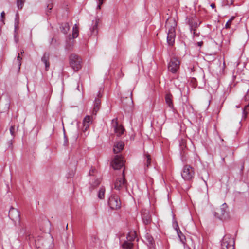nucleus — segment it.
Masks as SVG:
<instances>
[{
	"mask_svg": "<svg viewBox=\"0 0 249 249\" xmlns=\"http://www.w3.org/2000/svg\"><path fill=\"white\" fill-rule=\"evenodd\" d=\"M73 33H72V37L73 38H75L78 36V27L76 24H75L73 27Z\"/></svg>",
	"mask_w": 249,
	"mask_h": 249,
	"instance_id": "c85d7f7f",
	"label": "nucleus"
},
{
	"mask_svg": "<svg viewBox=\"0 0 249 249\" xmlns=\"http://www.w3.org/2000/svg\"><path fill=\"white\" fill-rule=\"evenodd\" d=\"M234 240L230 234H226L221 241V249H234Z\"/></svg>",
	"mask_w": 249,
	"mask_h": 249,
	"instance_id": "f257e3e1",
	"label": "nucleus"
},
{
	"mask_svg": "<svg viewBox=\"0 0 249 249\" xmlns=\"http://www.w3.org/2000/svg\"><path fill=\"white\" fill-rule=\"evenodd\" d=\"M79 85H78V86H77V89L78 90H79Z\"/></svg>",
	"mask_w": 249,
	"mask_h": 249,
	"instance_id": "052dcab7",
	"label": "nucleus"
},
{
	"mask_svg": "<svg viewBox=\"0 0 249 249\" xmlns=\"http://www.w3.org/2000/svg\"><path fill=\"white\" fill-rule=\"evenodd\" d=\"M97 96H98V97H97V98H99V97H101V93H100V92H99L98 93Z\"/></svg>",
	"mask_w": 249,
	"mask_h": 249,
	"instance_id": "5fc2aeb1",
	"label": "nucleus"
},
{
	"mask_svg": "<svg viewBox=\"0 0 249 249\" xmlns=\"http://www.w3.org/2000/svg\"><path fill=\"white\" fill-rule=\"evenodd\" d=\"M203 41H200V42H197V45L199 47H201L202 45H203Z\"/></svg>",
	"mask_w": 249,
	"mask_h": 249,
	"instance_id": "603ef678",
	"label": "nucleus"
},
{
	"mask_svg": "<svg viewBox=\"0 0 249 249\" xmlns=\"http://www.w3.org/2000/svg\"><path fill=\"white\" fill-rule=\"evenodd\" d=\"M95 171V169H91V170H90L89 172V176H92V173L94 172V171Z\"/></svg>",
	"mask_w": 249,
	"mask_h": 249,
	"instance_id": "8fccbe9b",
	"label": "nucleus"
},
{
	"mask_svg": "<svg viewBox=\"0 0 249 249\" xmlns=\"http://www.w3.org/2000/svg\"><path fill=\"white\" fill-rule=\"evenodd\" d=\"M210 6L212 8H214L215 7V5L214 3H212Z\"/></svg>",
	"mask_w": 249,
	"mask_h": 249,
	"instance_id": "864d4df0",
	"label": "nucleus"
},
{
	"mask_svg": "<svg viewBox=\"0 0 249 249\" xmlns=\"http://www.w3.org/2000/svg\"><path fill=\"white\" fill-rule=\"evenodd\" d=\"M244 169V163H243L241 165L240 170V174L241 176H242L243 175Z\"/></svg>",
	"mask_w": 249,
	"mask_h": 249,
	"instance_id": "37998d69",
	"label": "nucleus"
},
{
	"mask_svg": "<svg viewBox=\"0 0 249 249\" xmlns=\"http://www.w3.org/2000/svg\"><path fill=\"white\" fill-rule=\"evenodd\" d=\"M178 236L180 240V241L183 244H185L186 242V237L185 235L182 233L181 231L180 230L178 231L177 232Z\"/></svg>",
	"mask_w": 249,
	"mask_h": 249,
	"instance_id": "393cba45",
	"label": "nucleus"
},
{
	"mask_svg": "<svg viewBox=\"0 0 249 249\" xmlns=\"http://www.w3.org/2000/svg\"><path fill=\"white\" fill-rule=\"evenodd\" d=\"M83 131L84 132L86 131L90 125V124H83Z\"/></svg>",
	"mask_w": 249,
	"mask_h": 249,
	"instance_id": "58836bf2",
	"label": "nucleus"
},
{
	"mask_svg": "<svg viewBox=\"0 0 249 249\" xmlns=\"http://www.w3.org/2000/svg\"><path fill=\"white\" fill-rule=\"evenodd\" d=\"M114 170H119L124 166V161L121 155H116L111 162Z\"/></svg>",
	"mask_w": 249,
	"mask_h": 249,
	"instance_id": "1a4fd4ad",
	"label": "nucleus"
},
{
	"mask_svg": "<svg viewBox=\"0 0 249 249\" xmlns=\"http://www.w3.org/2000/svg\"><path fill=\"white\" fill-rule=\"evenodd\" d=\"M99 19H96L95 20H92L91 27L90 28L91 35H96L98 33V25Z\"/></svg>",
	"mask_w": 249,
	"mask_h": 249,
	"instance_id": "2eb2a0df",
	"label": "nucleus"
},
{
	"mask_svg": "<svg viewBox=\"0 0 249 249\" xmlns=\"http://www.w3.org/2000/svg\"><path fill=\"white\" fill-rule=\"evenodd\" d=\"M133 246V243L129 242H124L122 245L124 249H132Z\"/></svg>",
	"mask_w": 249,
	"mask_h": 249,
	"instance_id": "c756f323",
	"label": "nucleus"
},
{
	"mask_svg": "<svg viewBox=\"0 0 249 249\" xmlns=\"http://www.w3.org/2000/svg\"><path fill=\"white\" fill-rule=\"evenodd\" d=\"M127 182L124 178V171L123 170L121 177H118L114 183V188L117 190H121L123 188H126Z\"/></svg>",
	"mask_w": 249,
	"mask_h": 249,
	"instance_id": "423d86ee",
	"label": "nucleus"
},
{
	"mask_svg": "<svg viewBox=\"0 0 249 249\" xmlns=\"http://www.w3.org/2000/svg\"><path fill=\"white\" fill-rule=\"evenodd\" d=\"M77 137H78V136H77V135H76L75 136V139H76L77 138Z\"/></svg>",
	"mask_w": 249,
	"mask_h": 249,
	"instance_id": "680f3d73",
	"label": "nucleus"
},
{
	"mask_svg": "<svg viewBox=\"0 0 249 249\" xmlns=\"http://www.w3.org/2000/svg\"><path fill=\"white\" fill-rule=\"evenodd\" d=\"M60 29L63 34H66L70 30V26L68 22L63 23L60 25Z\"/></svg>",
	"mask_w": 249,
	"mask_h": 249,
	"instance_id": "412c9836",
	"label": "nucleus"
},
{
	"mask_svg": "<svg viewBox=\"0 0 249 249\" xmlns=\"http://www.w3.org/2000/svg\"><path fill=\"white\" fill-rule=\"evenodd\" d=\"M49 59L50 53L47 52H45L41 57V61L45 65L46 71H48L50 68Z\"/></svg>",
	"mask_w": 249,
	"mask_h": 249,
	"instance_id": "4468645a",
	"label": "nucleus"
},
{
	"mask_svg": "<svg viewBox=\"0 0 249 249\" xmlns=\"http://www.w3.org/2000/svg\"><path fill=\"white\" fill-rule=\"evenodd\" d=\"M175 26H176V24L174 23V26H172L169 28L167 33V42L169 46H173L175 42L176 37Z\"/></svg>",
	"mask_w": 249,
	"mask_h": 249,
	"instance_id": "9b49d317",
	"label": "nucleus"
},
{
	"mask_svg": "<svg viewBox=\"0 0 249 249\" xmlns=\"http://www.w3.org/2000/svg\"><path fill=\"white\" fill-rule=\"evenodd\" d=\"M15 41L16 43H17L18 41V33L17 32V35L16 36V37L14 36Z\"/></svg>",
	"mask_w": 249,
	"mask_h": 249,
	"instance_id": "3c124183",
	"label": "nucleus"
},
{
	"mask_svg": "<svg viewBox=\"0 0 249 249\" xmlns=\"http://www.w3.org/2000/svg\"><path fill=\"white\" fill-rule=\"evenodd\" d=\"M104 0H98V5L97 7V9H101V6L103 3Z\"/></svg>",
	"mask_w": 249,
	"mask_h": 249,
	"instance_id": "4c0bfd02",
	"label": "nucleus"
},
{
	"mask_svg": "<svg viewBox=\"0 0 249 249\" xmlns=\"http://www.w3.org/2000/svg\"><path fill=\"white\" fill-rule=\"evenodd\" d=\"M101 183V181L100 179L99 178H93L91 180H90L89 182V189L92 191L93 189H94L95 188L97 187Z\"/></svg>",
	"mask_w": 249,
	"mask_h": 249,
	"instance_id": "a211bd4d",
	"label": "nucleus"
},
{
	"mask_svg": "<svg viewBox=\"0 0 249 249\" xmlns=\"http://www.w3.org/2000/svg\"><path fill=\"white\" fill-rule=\"evenodd\" d=\"M202 175H204L206 177V179L204 178L203 176L201 177L202 179L204 181L206 184H207L206 180L208 179L209 177V173L206 170H203L202 172Z\"/></svg>",
	"mask_w": 249,
	"mask_h": 249,
	"instance_id": "72a5a7b5",
	"label": "nucleus"
},
{
	"mask_svg": "<svg viewBox=\"0 0 249 249\" xmlns=\"http://www.w3.org/2000/svg\"><path fill=\"white\" fill-rule=\"evenodd\" d=\"M12 144H13L12 140H11L7 142V145H8L9 148L12 147Z\"/></svg>",
	"mask_w": 249,
	"mask_h": 249,
	"instance_id": "c03bdc74",
	"label": "nucleus"
},
{
	"mask_svg": "<svg viewBox=\"0 0 249 249\" xmlns=\"http://www.w3.org/2000/svg\"><path fill=\"white\" fill-rule=\"evenodd\" d=\"M101 101L99 98H95L93 103V112H97L99 109Z\"/></svg>",
	"mask_w": 249,
	"mask_h": 249,
	"instance_id": "b1692460",
	"label": "nucleus"
},
{
	"mask_svg": "<svg viewBox=\"0 0 249 249\" xmlns=\"http://www.w3.org/2000/svg\"><path fill=\"white\" fill-rule=\"evenodd\" d=\"M233 18H231V20H232V19H233Z\"/></svg>",
	"mask_w": 249,
	"mask_h": 249,
	"instance_id": "69168bd1",
	"label": "nucleus"
},
{
	"mask_svg": "<svg viewBox=\"0 0 249 249\" xmlns=\"http://www.w3.org/2000/svg\"><path fill=\"white\" fill-rule=\"evenodd\" d=\"M136 236V233L135 231H131L128 233L126 236L127 241H125L124 242H129L132 243V241L134 240Z\"/></svg>",
	"mask_w": 249,
	"mask_h": 249,
	"instance_id": "4be33fe9",
	"label": "nucleus"
},
{
	"mask_svg": "<svg viewBox=\"0 0 249 249\" xmlns=\"http://www.w3.org/2000/svg\"><path fill=\"white\" fill-rule=\"evenodd\" d=\"M10 99L9 97H7L5 99V103L3 109L1 112H8L10 109Z\"/></svg>",
	"mask_w": 249,
	"mask_h": 249,
	"instance_id": "5701e85b",
	"label": "nucleus"
},
{
	"mask_svg": "<svg viewBox=\"0 0 249 249\" xmlns=\"http://www.w3.org/2000/svg\"><path fill=\"white\" fill-rule=\"evenodd\" d=\"M168 20L166 21V26L167 27L168 26Z\"/></svg>",
	"mask_w": 249,
	"mask_h": 249,
	"instance_id": "6e6d98bb",
	"label": "nucleus"
},
{
	"mask_svg": "<svg viewBox=\"0 0 249 249\" xmlns=\"http://www.w3.org/2000/svg\"><path fill=\"white\" fill-rule=\"evenodd\" d=\"M53 8V6H52V4L50 3H48L47 6V14H48V12H51V10H52Z\"/></svg>",
	"mask_w": 249,
	"mask_h": 249,
	"instance_id": "c9c22d12",
	"label": "nucleus"
},
{
	"mask_svg": "<svg viewBox=\"0 0 249 249\" xmlns=\"http://www.w3.org/2000/svg\"><path fill=\"white\" fill-rule=\"evenodd\" d=\"M70 65L74 71H77L81 68V59L78 55L72 54L69 57Z\"/></svg>",
	"mask_w": 249,
	"mask_h": 249,
	"instance_id": "7ed1b4c3",
	"label": "nucleus"
},
{
	"mask_svg": "<svg viewBox=\"0 0 249 249\" xmlns=\"http://www.w3.org/2000/svg\"><path fill=\"white\" fill-rule=\"evenodd\" d=\"M68 225L67 224V226H66V229H68Z\"/></svg>",
	"mask_w": 249,
	"mask_h": 249,
	"instance_id": "0e129e2a",
	"label": "nucleus"
},
{
	"mask_svg": "<svg viewBox=\"0 0 249 249\" xmlns=\"http://www.w3.org/2000/svg\"><path fill=\"white\" fill-rule=\"evenodd\" d=\"M91 240L93 243H96L99 239L96 236H94L91 237Z\"/></svg>",
	"mask_w": 249,
	"mask_h": 249,
	"instance_id": "ea45409f",
	"label": "nucleus"
},
{
	"mask_svg": "<svg viewBox=\"0 0 249 249\" xmlns=\"http://www.w3.org/2000/svg\"><path fill=\"white\" fill-rule=\"evenodd\" d=\"M25 0H17V6L18 10H21L24 5Z\"/></svg>",
	"mask_w": 249,
	"mask_h": 249,
	"instance_id": "cd10ccee",
	"label": "nucleus"
},
{
	"mask_svg": "<svg viewBox=\"0 0 249 249\" xmlns=\"http://www.w3.org/2000/svg\"><path fill=\"white\" fill-rule=\"evenodd\" d=\"M20 18L19 13L17 12L15 15V18L14 19V32L15 37H16L17 35V31L19 29Z\"/></svg>",
	"mask_w": 249,
	"mask_h": 249,
	"instance_id": "dca6fc26",
	"label": "nucleus"
},
{
	"mask_svg": "<svg viewBox=\"0 0 249 249\" xmlns=\"http://www.w3.org/2000/svg\"><path fill=\"white\" fill-rule=\"evenodd\" d=\"M53 41V38H52V39H51V43H51V44H52Z\"/></svg>",
	"mask_w": 249,
	"mask_h": 249,
	"instance_id": "13d9d810",
	"label": "nucleus"
},
{
	"mask_svg": "<svg viewBox=\"0 0 249 249\" xmlns=\"http://www.w3.org/2000/svg\"><path fill=\"white\" fill-rule=\"evenodd\" d=\"M124 146V142L122 141L117 142L114 146L113 152L114 153H118L122 151Z\"/></svg>",
	"mask_w": 249,
	"mask_h": 249,
	"instance_id": "f3484780",
	"label": "nucleus"
},
{
	"mask_svg": "<svg viewBox=\"0 0 249 249\" xmlns=\"http://www.w3.org/2000/svg\"><path fill=\"white\" fill-rule=\"evenodd\" d=\"M142 218L144 225H149L152 222L151 216L147 210H143L142 212Z\"/></svg>",
	"mask_w": 249,
	"mask_h": 249,
	"instance_id": "f8f14e48",
	"label": "nucleus"
},
{
	"mask_svg": "<svg viewBox=\"0 0 249 249\" xmlns=\"http://www.w3.org/2000/svg\"><path fill=\"white\" fill-rule=\"evenodd\" d=\"M108 204L112 209L117 210L119 209L121 203L119 196L117 195H112L108 199Z\"/></svg>",
	"mask_w": 249,
	"mask_h": 249,
	"instance_id": "0eeeda50",
	"label": "nucleus"
},
{
	"mask_svg": "<svg viewBox=\"0 0 249 249\" xmlns=\"http://www.w3.org/2000/svg\"><path fill=\"white\" fill-rule=\"evenodd\" d=\"M91 123V117L89 115L86 116L83 120V124H90Z\"/></svg>",
	"mask_w": 249,
	"mask_h": 249,
	"instance_id": "473e14b6",
	"label": "nucleus"
},
{
	"mask_svg": "<svg viewBox=\"0 0 249 249\" xmlns=\"http://www.w3.org/2000/svg\"><path fill=\"white\" fill-rule=\"evenodd\" d=\"M63 133H64V145L65 146H67L68 144V139L66 136L65 129H63Z\"/></svg>",
	"mask_w": 249,
	"mask_h": 249,
	"instance_id": "f704fd0d",
	"label": "nucleus"
},
{
	"mask_svg": "<svg viewBox=\"0 0 249 249\" xmlns=\"http://www.w3.org/2000/svg\"><path fill=\"white\" fill-rule=\"evenodd\" d=\"M165 102L167 106L172 110L174 109L172 102V95L170 93L166 94L165 95Z\"/></svg>",
	"mask_w": 249,
	"mask_h": 249,
	"instance_id": "6ab92c4d",
	"label": "nucleus"
},
{
	"mask_svg": "<svg viewBox=\"0 0 249 249\" xmlns=\"http://www.w3.org/2000/svg\"><path fill=\"white\" fill-rule=\"evenodd\" d=\"M24 53V50H22V51H21V54H22Z\"/></svg>",
	"mask_w": 249,
	"mask_h": 249,
	"instance_id": "4d7b16f0",
	"label": "nucleus"
},
{
	"mask_svg": "<svg viewBox=\"0 0 249 249\" xmlns=\"http://www.w3.org/2000/svg\"><path fill=\"white\" fill-rule=\"evenodd\" d=\"M180 61L175 57L172 58L168 65V69L172 73H175L179 69Z\"/></svg>",
	"mask_w": 249,
	"mask_h": 249,
	"instance_id": "6e6552de",
	"label": "nucleus"
},
{
	"mask_svg": "<svg viewBox=\"0 0 249 249\" xmlns=\"http://www.w3.org/2000/svg\"><path fill=\"white\" fill-rule=\"evenodd\" d=\"M18 126H17V129H16L15 126L14 125H12L10 128V133L11 136L13 137V138H14L16 134V132L18 130Z\"/></svg>",
	"mask_w": 249,
	"mask_h": 249,
	"instance_id": "7c9ffc66",
	"label": "nucleus"
},
{
	"mask_svg": "<svg viewBox=\"0 0 249 249\" xmlns=\"http://www.w3.org/2000/svg\"><path fill=\"white\" fill-rule=\"evenodd\" d=\"M20 54L18 53V56L17 57V60L19 61V65H21V63L20 62V60L22 59V58L19 56Z\"/></svg>",
	"mask_w": 249,
	"mask_h": 249,
	"instance_id": "09e8293b",
	"label": "nucleus"
},
{
	"mask_svg": "<svg viewBox=\"0 0 249 249\" xmlns=\"http://www.w3.org/2000/svg\"><path fill=\"white\" fill-rule=\"evenodd\" d=\"M105 192V188L103 187H101L98 193V197L99 199H102L104 198Z\"/></svg>",
	"mask_w": 249,
	"mask_h": 249,
	"instance_id": "bb28decb",
	"label": "nucleus"
},
{
	"mask_svg": "<svg viewBox=\"0 0 249 249\" xmlns=\"http://www.w3.org/2000/svg\"><path fill=\"white\" fill-rule=\"evenodd\" d=\"M224 160H225L224 158H222V160L224 161Z\"/></svg>",
	"mask_w": 249,
	"mask_h": 249,
	"instance_id": "e2e57ef3",
	"label": "nucleus"
},
{
	"mask_svg": "<svg viewBox=\"0 0 249 249\" xmlns=\"http://www.w3.org/2000/svg\"><path fill=\"white\" fill-rule=\"evenodd\" d=\"M26 229L24 228H22V229L20 230V234L22 235H24L26 233Z\"/></svg>",
	"mask_w": 249,
	"mask_h": 249,
	"instance_id": "79ce46f5",
	"label": "nucleus"
},
{
	"mask_svg": "<svg viewBox=\"0 0 249 249\" xmlns=\"http://www.w3.org/2000/svg\"><path fill=\"white\" fill-rule=\"evenodd\" d=\"M181 177L185 181H191L194 177V170L189 165L184 166L181 172Z\"/></svg>",
	"mask_w": 249,
	"mask_h": 249,
	"instance_id": "f03ea898",
	"label": "nucleus"
},
{
	"mask_svg": "<svg viewBox=\"0 0 249 249\" xmlns=\"http://www.w3.org/2000/svg\"><path fill=\"white\" fill-rule=\"evenodd\" d=\"M130 97L129 98H128V100L130 101V103L131 104H133V100H132V92H130Z\"/></svg>",
	"mask_w": 249,
	"mask_h": 249,
	"instance_id": "de8ad7c7",
	"label": "nucleus"
},
{
	"mask_svg": "<svg viewBox=\"0 0 249 249\" xmlns=\"http://www.w3.org/2000/svg\"><path fill=\"white\" fill-rule=\"evenodd\" d=\"M198 19L196 16H192L190 17H187L186 22L189 25L190 31L194 35L195 34L196 29L197 28L200 23H198Z\"/></svg>",
	"mask_w": 249,
	"mask_h": 249,
	"instance_id": "20e7f679",
	"label": "nucleus"
},
{
	"mask_svg": "<svg viewBox=\"0 0 249 249\" xmlns=\"http://www.w3.org/2000/svg\"><path fill=\"white\" fill-rule=\"evenodd\" d=\"M184 145V142L183 140H182L181 142H180V146L181 149L183 150V149L186 148V146Z\"/></svg>",
	"mask_w": 249,
	"mask_h": 249,
	"instance_id": "a19ab883",
	"label": "nucleus"
},
{
	"mask_svg": "<svg viewBox=\"0 0 249 249\" xmlns=\"http://www.w3.org/2000/svg\"><path fill=\"white\" fill-rule=\"evenodd\" d=\"M111 127L113 128L114 132L116 134L117 137H120L124 133V128L122 125L119 124L117 119H113L111 122Z\"/></svg>",
	"mask_w": 249,
	"mask_h": 249,
	"instance_id": "9d476101",
	"label": "nucleus"
},
{
	"mask_svg": "<svg viewBox=\"0 0 249 249\" xmlns=\"http://www.w3.org/2000/svg\"><path fill=\"white\" fill-rule=\"evenodd\" d=\"M144 162L145 170H146V169L148 168L149 167L151 166L152 160L149 154H145V156L144 159Z\"/></svg>",
	"mask_w": 249,
	"mask_h": 249,
	"instance_id": "aec40b11",
	"label": "nucleus"
},
{
	"mask_svg": "<svg viewBox=\"0 0 249 249\" xmlns=\"http://www.w3.org/2000/svg\"><path fill=\"white\" fill-rule=\"evenodd\" d=\"M231 22V20L230 19L226 23V25H225V27L226 28H230V23Z\"/></svg>",
	"mask_w": 249,
	"mask_h": 249,
	"instance_id": "49530a36",
	"label": "nucleus"
},
{
	"mask_svg": "<svg viewBox=\"0 0 249 249\" xmlns=\"http://www.w3.org/2000/svg\"><path fill=\"white\" fill-rule=\"evenodd\" d=\"M173 226H174L175 230L177 232L178 231L180 230L178 225L177 221H175V222L173 223Z\"/></svg>",
	"mask_w": 249,
	"mask_h": 249,
	"instance_id": "e433bc0d",
	"label": "nucleus"
},
{
	"mask_svg": "<svg viewBox=\"0 0 249 249\" xmlns=\"http://www.w3.org/2000/svg\"><path fill=\"white\" fill-rule=\"evenodd\" d=\"M0 17H1V20L2 22H3V18H4V17H5V13L4 11H2L1 14H0Z\"/></svg>",
	"mask_w": 249,
	"mask_h": 249,
	"instance_id": "a18cd8bd",
	"label": "nucleus"
},
{
	"mask_svg": "<svg viewBox=\"0 0 249 249\" xmlns=\"http://www.w3.org/2000/svg\"><path fill=\"white\" fill-rule=\"evenodd\" d=\"M9 218L15 222V225L18 224L21 227L20 225V213L18 209L11 207L9 211Z\"/></svg>",
	"mask_w": 249,
	"mask_h": 249,
	"instance_id": "39448f33",
	"label": "nucleus"
},
{
	"mask_svg": "<svg viewBox=\"0 0 249 249\" xmlns=\"http://www.w3.org/2000/svg\"><path fill=\"white\" fill-rule=\"evenodd\" d=\"M145 239L147 242V243L148 244V246L150 247H151L154 244V240L153 237L148 234H147L145 235Z\"/></svg>",
	"mask_w": 249,
	"mask_h": 249,
	"instance_id": "a878e982",
	"label": "nucleus"
},
{
	"mask_svg": "<svg viewBox=\"0 0 249 249\" xmlns=\"http://www.w3.org/2000/svg\"><path fill=\"white\" fill-rule=\"evenodd\" d=\"M245 99L247 100V98H248V95H246L245 96Z\"/></svg>",
	"mask_w": 249,
	"mask_h": 249,
	"instance_id": "bf43d9fd",
	"label": "nucleus"
},
{
	"mask_svg": "<svg viewBox=\"0 0 249 249\" xmlns=\"http://www.w3.org/2000/svg\"><path fill=\"white\" fill-rule=\"evenodd\" d=\"M249 103H248V104L245 106V107L243 109V111H242L243 117L245 119L247 117V115L248 114V110H249Z\"/></svg>",
	"mask_w": 249,
	"mask_h": 249,
	"instance_id": "2f4dec72",
	"label": "nucleus"
},
{
	"mask_svg": "<svg viewBox=\"0 0 249 249\" xmlns=\"http://www.w3.org/2000/svg\"><path fill=\"white\" fill-rule=\"evenodd\" d=\"M228 208L227 205L225 203H223L221 205L220 208L219 209V211L220 212L221 215H219L218 212H215L214 213V216L215 217H217L221 219L222 217H224L227 215V209Z\"/></svg>",
	"mask_w": 249,
	"mask_h": 249,
	"instance_id": "ddd939ff",
	"label": "nucleus"
}]
</instances>
